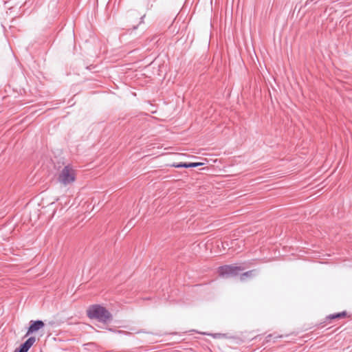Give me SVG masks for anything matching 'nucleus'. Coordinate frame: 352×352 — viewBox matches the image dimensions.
Instances as JSON below:
<instances>
[{"label": "nucleus", "instance_id": "8", "mask_svg": "<svg viewBox=\"0 0 352 352\" xmlns=\"http://www.w3.org/2000/svg\"><path fill=\"white\" fill-rule=\"evenodd\" d=\"M346 315V311H342L338 314H331L329 316H327V318L329 319H338L345 317Z\"/></svg>", "mask_w": 352, "mask_h": 352}, {"label": "nucleus", "instance_id": "9", "mask_svg": "<svg viewBox=\"0 0 352 352\" xmlns=\"http://www.w3.org/2000/svg\"><path fill=\"white\" fill-rule=\"evenodd\" d=\"M110 331H113V332H116L118 334H120V335H129L130 333L127 332V331H122V330H118V331H113L112 329H109Z\"/></svg>", "mask_w": 352, "mask_h": 352}, {"label": "nucleus", "instance_id": "5", "mask_svg": "<svg viewBox=\"0 0 352 352\" xmlns=\"http://www.w3.org/2000/svg\"><path fill=\"white\" fill-rule=\"evenodd\" d=\"M35 342L36 338L34 337H30L25 342L21 344L19 348H16L14 352H28Z\"/></svg>", "mask_w": 352, "mask_h": 352}, {"label": "nucleus", "instance_id": "3", "mask_svg": "<svg viewBox=\"0 0 352 352\" xmlns=\"http://www.w3.org/2000/svg\"><path fill=\"white\" fill-rule=\"evenodd\" d=\"M243 270L244 267L241 266L226 265L219 267V273L223 277L236 276Z\"/></svg>", "mask_w": 352, "mask_h": 352}, {"label": "nucleus", "instance_id": "10", "mask_svg": "<svg viewBox=\"0 0 352 352\" xmlns=\"http://www.w3.org/2000/svg\"><path fill=\"white\" fill-rule=\"evenodd\" d=\"M149 1H151V2H155L156 1V0H148Z\"/></svg>", "mask_w": 352, "mask_h": 352}, {"label": "nucleus", "instance_id": "2", "mask_svg": "<svg viewBox=\"0 0 352 352\" xmlns=\"http://www.w3.org/2000/svg\"><path fill=\"white\" fill-rule=\"evenodd\" d=\"M76 179V174L74 170L69 166H65L60 172L58 177L59 182L67 186Z\"/></svg>", "mask_w": 352, "mask_h": 352}, {"label": "nucleus", "instance_id": "1", "mask_svg": "<svg viewBox=\"0 0 352 352\" xmlns=\"http://www.w3.org/2000/svg\"><path fill=\"white\" fill-rule=\"evenodd\" d=\"M87 315L90 319H96L99 322L106 323L112 319L111 314L100 305H93L87 310Z\"/></svg>", "mask_w": 352, "mask_h": 352}, {"label": "nucleus", "instance_id": "6", "mask_svg": "<svg viewBox=\"0 0 352 352\" xmlns=\"http://www.w3.org/2000/svg\"><path fill=\"white\" fill-rule=\"evenodd\" d=\"M204 163L201 162H190V163H175L172 165V166L175 168H195L198 167L199 166L203 165Z\"/></svg>", "mask_w": 352, "mask_h": 352}, {"label": "nucleus", "instance_id": "7", "mask_svg": "<svg viewBox=\"0 0 352 352\" xmlns=\"http://www.w3.org/2000/svg\"><path fill=\"white\" fill-rule=\"evenodd\" d=\"M255 272V270H252L241 274L240 276V280L241 281H243L245 280L246 278L252 277L253 276H254Z\"/></svg>", "mask_w": 352, "mask_h": 352}, {"label": "nucleus", "instance_id": "4", "mask_svg": "<svg viewBox=\"0 0 352 352\" xmlns=\"http://www.w3.org/2000/svg\"><path fill=\"white\" fill-rule=\"evenodd\" d=\"M45 326L44 322L42 320H31L30 321V325L28 329V331L26 333V336H29L31 333H33L41 328H43Z\"/></svg>", "mask_w": 352, "mask_h": 352}]
</instances>
